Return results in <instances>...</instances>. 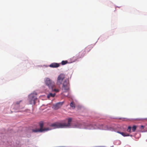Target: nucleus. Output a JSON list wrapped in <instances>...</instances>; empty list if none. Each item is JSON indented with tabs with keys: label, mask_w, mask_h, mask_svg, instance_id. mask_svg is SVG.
Segmentation results:
<instances>
[{
	"label": "nucleus",
	"mask_w": 147,
	"mask_h": 147,
	"mask_svg": "<svg viewBox=\"0 0 147 147\" xmlns=\"http://www.w3.org/2000/svg\"><path fill=\"white\" fill-rule=\"evenodd\" d=\"M72 119L69 118L68 119V123H63L56 122L52 124L50 126L52 127L53 129L57 128H62L70 126Z\"/></svg>",
	"instance_id": "obj_1"
},
{
	"label": "nucleus",
	"mask_w": 147,
	"mask_h": 147,
	"mask_svg": "<svg viewBox=\"0 0 147 147\" xmlns=\"http://www.w3.org/2000/svg\"><path fill=\"white\" fill-rule=\"evenodd\" d=\"M45 84L48 86L51 91H54L56 92H59V90L58 89L55 88V85L54 82L49 78H45Z\"/></svg>",
	"instance_id": "obj_2"
},
{
	"label": "nucleus",
	"mask_w": 147,
	"mask_h": 147,
	"mask_svg": "<svg viewBox=\"0 0 147 147\" xmlns=\"http://www.w3.org/2000/svg\"><path fill=\"white\" fill-rule=\"evenodd\" d=\"M37 93L36 92H33L30 94L28 96V100L30 104H35V101L36 100Z\"/></svg>",
	"instance_id": "obj_3"
},
{
	"label": "nucleus",
	"mask_w": 147,
	"mask_h": 147,
	"mask_svg": "<svg viewBox=\"0 0 147 147\" xmlns=\"http://www.w3.org/2000/svg\"><path fill=\"white\" fill-rule=\"evenodd\" d=\"M69 84L68 80H66L63 82L62 89L63 92H66L69 90Z\"/></svg>",
	"instance_id": "obj_4"
},
{
	"label": "nucleus",
	"mask_w": 147,
	"mask_h": 147,
	"mask_svg": "<svg viewBox=\"0 0 147 147\" xmlns=\"http://www.w3.org/2000/svg\"><path fill=\"white\" fill-rule=\"evenodd\" d=\"M88 48V47L86 48L84 50L80 52L78 54H77L75 57V60H76L78 59L83 57L84 56L86 53V51L87 50ZM73 57L74 58L75 57Z\"/></svg>",
	"instance_id": "obj_5"
},
{
	"label": "nucleus",
	"mask_w": 147,
	"mask_h": 147,
	"mask_svg": "<svg viewBox=\"0 0 147 147\" xmlns=\"http://www.w3.org/2000/svg\"><path fill=\"white\" fill-rule=\"evenodd\" d=\"M65 77V76L64 74H60L57 78V84L59 85L61 84Z\"/></svg>",
	"instance_id": "obj_6"
},
{
	"label": "nucleus",
	"mask_w": 147,
	"mask_h": 147,
	"mask_svg": "<svg viewBox=\"0 0 147 147\" xmlns=\"http://www.w3.org/2000/svg\"><path fill=\"white\" fill-rule=\"evenodd\" d=\"M64 103V102H57L53 105L52 108L54 109L57 110L60 108L62 107Z\"/></svg>",
	"instance_id": "obj_7"
},
{
	"label": "nucleus",
	"mask_w": 147,
	"mask_h": 147,
	"mask_svg": "<svg viewBox=\"0 0 147 147\" xmlns=\"http://www.w3.org/2000/svg\"><path fill=\"white\" fill-rule=\"evenodd\" d=\"M40 129L41 132H42V131H48L50 129H49L48 128H45L44 129H43V124L42 123H40Z\"/></svg>",
	"instance_id": "obj_8"
},
{
	"label": "nucleus",
	"mask_w": 147,
	"mask_h": 147,
	"mask_svg": "<svg viewBox=\"0 0 147 147\" xmlns=\"http://www.w3.org/2000/svg\"><path fill=\"white\" fill-rule=\"evenodd\" d=\"M60 66V64L56 63H51L49 66L51 67L57 68Z\"/></svg>",
	"instance_id": "obj_9"
},
{
	"label": "nucleus",
	"mask_w": 147,
	"mask_h": 147,
	"mask_svg": "<svg viewBox=\"0 0 147 147\" xmlns=\"http://www.w3.org/2000/svg\"><path fill=\"white\" fill-rule=\"evenodd\" d=\"M117 133L121 134L123 136H124V137L129 136V134H127L126 133L121 132H120V131H117Z\"/></svg>",
	"instance_id": "obj_10"
},
{
	"label": "nucleus",
	"mask_w": 147,
	"mask_h": 147,
	"mask_svg": "<svg viewBox=\"0 0 147 147\" xmlns=\"http://www.w3.org/2000/svg\"><path fill=\"white\" fill-rule=\"evenodd\" d=\"M82 125L83 124H82L77 123L75 125L74 127L75 128H83L82 127Z\"/></svg>",
	"instance_id": "obj_11"
},
{
	"label": "nucleus",
	"mask_w": 147,
	"mask_h": 147,
	"mask_svg": "<svg viewBox=\"0 0 147 147\" xmlns=\"http://www.w3.org/2000/svg\"><path fill=\"white\" fill-rule=\"evenodd\" d=\"M55 93L52 94L51 93L48 95L47 97L48 98H49L51 97H53L55 96Z\"/></svg>",
	"instance_id": "obj_12"
},
{
	"label": "nucleus",
	"mask_w": 147,
	"mask_h": 147,
	"mask_svg": "<svg viewBox=\"0 0 147 147\" xmlns=\"http://www.w3.org/2000/svg\"><path fill=\"white\" fill-rule=\"evenodd\" d=\"M70 107H71L73 109H74L75 108V104L73 102H71L70 103Z\"/></svg>",
	"instance_id": "obj_13"
},
{
	"label": "nucleus",
	"mask_w": 147,
	"mask_h": 147,
	"mask_svg": "<svg viewBox=\"0 0 147 147\" xmlns=\"http://www.w3.org/2000/svg\"><path fill=\"white\" fill-rule=\"evenodd\" d=\"M33 132H41L40 129H33L32 130Z\"/></svg>",
	"instance_id": "obj_14"
},
{
	"label": "nucleus",
	"mask_w": 147,
	"mask_h": 147,
	"mask_svg": "<svg viewBox=\"0 0 147 147\" xmlns=\"http://www.w3.org/2000/svg\"><path fill=\"white\" fill-rule=\"evenodd\" d=\"M68 61H63L61 62V64L62 65H64L67 63Z\"/></svg>",
	"instance_id": "obj_15"
},
{
	"label": "nucleus",
	"mask_w": 147,
	"mask_h": 147,
	"mask_svg": "<svg viewBox=\"0 0 147 147\" xmlns=\"http://www.w3.org/2000/svg\"><path fill=\"white\" fill-rule=\"evenodd\" d=\"M136 125L133 126L132 128V131L133 132H134L136 130Z\"/></svg>",
	"instance_id": "obj_16"
},
{
	"label": "nucleus",
	"mask_w": 147,
	"mask_h": 147,
	"mask_svg": "<svg viewBox=\"0 0 147 147\" xmlns=\"http://www.w3.org/2000/svg\"><path fill=\"white\" fill-rule=\"evenodd\" d=\"M131 127V126H129L128 127L127 129V131L128 132H130Z\"/></svg>",
	"instance_id": "obj_17"
},
{
	"label": "nucleus",
	"mask_w": 147,
	"mask_h": 147,
	"mask_svg": "<svg viewBox=\"0 0 147 147\" xmlns=\"http://www.w3.org/2000/svg\"><path fill=\"white\" fill-rule=\"evenodd\" d=\"M144 126H143V125H142L141 126V128L142 129H144Z\"/></svg>",
	"instance_id": "obj_18"
},
{
	"label": "nucleus",
	"mask_w": 147,
	"mask_h": 147,
	"mask_svg": "<svg viewBox=\"0 0 147 147\" xmlns=\"http://www.w3.org/2000/svg\"><path fill=\"white\" fill-rule=\"evenodd\" d=\"M84 128L85 129H90V128L88 127H84Z\"/></svg>",
	"instance_id": "obj_19"
},
{
	"label": "nucleus",
	"mask_w": 147,
	"mask_h": 147,
	"mask_svg": "<svg viewBox=\"0 0 147 147\" xmlns=\"http://www.w3.org/2000/svg\"><path fill=\"white\" fill-rule=\"evenodd\" d=\"M20 102L21 101H20L19 102H16V104L18 105V104L20 103Z\"/></svg>",
	"instance_id": "obj_20"
},
{
	"label": "nucleus",
	"mask_w": 147,
	"mask_h": 147,
	"mask_svg": "<svg viewBox=\"0 0 147 147\" xmlns=\"http://www.w3.org/2000/svg\"><path fill=\"white\" fill-rule=\"evenodd\" d=\"M90 49H90V48H89V51H88V52L90 50Z\"/></svg>",
	"instance_id": "obj_21"
}]
</instances>
